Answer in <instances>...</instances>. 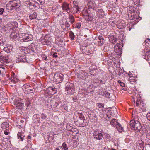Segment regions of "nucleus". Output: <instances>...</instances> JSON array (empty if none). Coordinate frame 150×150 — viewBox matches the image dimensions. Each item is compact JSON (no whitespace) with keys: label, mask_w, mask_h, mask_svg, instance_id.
Masks as SVG:
<instances>
[{"label":"nucleus","mask_w":150,"mask_h":150,"mask_svg":"<svg viewBox=\"0 0 150 150\" xmlns=\"http://www.w3.org/2000/svg\"><path fill=\"white\" fill-rule=\"evenodd\" d=\"M44 0H37V2L38 4H43L44 3Z\"/></svg>","instance_id":"nucleus-49"},{"label":"nucleus","mask_w":150,"mask_h":150,"mask_svg":"<svg viewBox=\"0 0 150 150\" xmlns=\"http://www.w3.org/2000/svg\"><path fill=\"white\" fill-rule=\"evenodd\" d=\"M62 7L63 10L65 11L68 12V11H70L69 4L67 3H63L62 5Z\"/></svg>","instance_id":"nucleus-23"},{"label":"nucleus","mask_w":150,"mask_h":150,"mask_svg":"<svg viewBox=\"0 0 150 150\" xmlns=\"http://www.w3.org/2000/svg\"><path fill=\"white\" fill-rule=\"evenodd\" d=\"M122 45L119 44H116L114 46V50L115 52L119 55H121L122 54L121 48Z\"/></svg>","instance_id":"nucleus-9"},{"label":"nucleus","mask_w":150,"mask_h":150,"mask_svg":"<svg viewBox=\"0 0 150 150\" xmlns=\"http://www.w3.org/2000/svg\"><path fill=\"white\" fill-rule=\"evenodd\" d=\"M82 14L83 16L86 17V16L88 15L89 13L88 10L86 8H84L82 11Z\"/></svg>","instance_id":"nucleus-33"},{"label":"nucleus","mask_w":150,"mask_h":150,"mask_svg":"<svg viewBox=\"0 0 150 150\" xmlns=\"http://www.w3.org/2000/svg\"><path fill=\"white\" fill-rule=\"evenodd\" d=\"M10 133V132H4V134L6 135H7L9 134Z\"/></svg>","instance_id":"nucleus-63"},{"label":"nucleus","mask_w":150,"mask_h":150,"mask_svg":"<svg viewBox=\"0 0 150 150\" xmlns=\"http://www.w3.org/2000/svg\"><path fill=\"white\" fill-rule=\"evenodd\" d=\"M109 23L113 27H115V23L113 21H112L111 19H110Z\"/></svg>","instance_id":"nucleus-43"},{"label":"nucleus","mask_w":150,"mask_h":150,"mask_svg":"<svg viewBox=\"0 0 150 150\" xmlns=\"http://www.w3.org/2000/svg\"><path fill=\"white\" fill-rule=\"evenodd\" d=\"M18 62H25L26 61L25 56L20 54L16 57Z\"/></svg>","instance_id":"nucleus-15"},{"label":"nucleus","mask_w":150,"mask_h":150,"mask_svg":"<svg viewBox=\"0 0 150 150\" xmlns=\"http://www.w3.org/2000/svg\"><path fill=\"white\" fill-rule=\"evenodd\" d=\"M98 106L100 108H102L104 107V105L102 103H99Z\"/></svg>","instance_id":"nucleus-51"},{"label":"nucleus","mask_w":150,"mask_h":150,"mask_svg":"<svg viewBox=\"0 0 150 150\" xmlns=\"http://www.w3.org/2000/svg\"><path fill=\"white\" fill-rule=\"evenodd\" d=\"M8 25L10 28V29L14 30L18 26V25L16 22L14 21L11 23H8Z\"/></svg>","instance_id":"nucleus-21"},{"label":"nucleus","mask_w":150,"mask_h":150,"mask_svg":"<svg viewBox=\"0 0 150 150\" xmlns=\"http://www.w3.org/2000/svg\"><path fill=\"white\" fill-rule=\"evenodd\" d=\"M147 119L150 121V114H147Z\"/></svg>","instance_id":"nucleus-61"},{"label":"nucleus","mask_w":150,"mask_h":150,"mask_svg":"<svg viewBox=\"0 0 150 150\" xmlns=\"http://www.w3.org/2000/svg\"><path fill=\"white\" fill-rule=\"evenodd\" d=\"M50 35L49 34L43 35L40 39V42L43 45H48L50 43Z\"/></svg>","instance_id":"nucleus-3"},{"label":"nucleus","mask_w":150,"mask_h":150,"mask_svg":"<svg viewBox=\"0 0 150 150\" xmlns=\"http://www.w3.org/2000/svg\"><path fill=\"white\" fill-rule=\"evenodd\" d=\"M117 121V120L116 119H112L111 120L110 124L113 126L115 127L118 123Z\"/></svg>","instance_id":"nucleus-29"},{"label":"nucleus","mask_w":150,"mask_h":150,"mask_svg":"<svg viewBox=\"0 0 150 150\" xmlns=\"http://www.w3.org/2000/svg\"><path fill=\"white\" fill-rule=\"evenodd\" d=\"M62 146V148H63V149H64V150H68V146H67V145L65 142H64L63 143Z\"/></svg>","instance_id":"nucleus-39"},{"label":"nucleus","mask_w":150,"mask_h":150,"mask_svg":"<svg viewBox=\"0 0 150 150\" xmlns=\"http://www.w3.org/2000/svg\"><path fill=\"white\" fill-rule=\"evenodd\" d=\"M11 6L16 8H18L20 5V1L19 0H12L9 1Z\"/></svg>","instance_id":"nucleus-11"},{"label":"nucleus","mask_w":150,"mask_h":150,"mask_svg":"<svg viewBox=\"0 0 150 150\" xmlns=\"http://www.w3.org/2000/svg\"><path fill=\"white\" fill-rule=\"evenodd\" d=\"M78 116L76 114H74V119L75 123L76 125L80 127H83L88 124L87 120L81 119H77Z\"/></svg>","instance_id":"nucleus-2"},{"label":"nucleus","mask_w":150,"mask_h":150,"mask_svg":"<svg viewBox=\"0 0 150 150\" xmlns=\"http://www.w3.org/2000/svg\"><path fill=\"white\" fill-rule=\"evenodd\" d=\"M89 115H90V116L96 118V115L95 114V112L94 110L88 112Z\"/></svg>","instance_id":"nucleus-34"},{"label":"nucleus","mask_w":150,"mask_h":150,"mask_svg":"<svg viewBox=\"0 0 150 150\" xmlns=\"http://www.w3.org/2000/svg\"><path fill=\"white\" fill-rule=\"evenodd\" d=\"M125 24L123 21H119L116 24L117 28L119 29H123L125 28Z\"/></svg>","instance_id":"nucleus-17"},{"label":"nucleus","mask_w":150,"mask_h":150,"mask_svg":"<svg viewBox=\"0 0 150 150\" xmlns=\"http://www.w3.org/2000/svg\"><path fill=\"white\" fill-rule=\"evenodd\" d=\"M87 5L89 9H94L96 7L95 1H94L91 0L88 3Z\"/></svg>","instance_id":"nucleus-20"},{"label":"nucleus","mask_w":150,"mask_h":150,"mask_svg":"<svg viewBox=\"0 0 150 150\" xmlns=\"http://www.w3.org/2000/svg\"><path fill=\"white\" fill-rule=\"evenodd\" d=\"M73 4L74 6V8L78 6V2L76 1H73Z\"/></svg>","instance_id":"nucleus-46"},{"label":"nucleus","mask_w":150,"mask_h":150,"mask_svg":"<svg viewBox=\"0 0 150 150\" xmlns=\"http://www.w3.org/2000/svg\"><path fill=\"white\" fill-rule=\"evenodd\" d=\"M75 28L79 29H80L81 26V23H78L75 25Z\"/></svg>","instance_id":"nucleus-40"},{"label":"nucleus","mask_w":150,"mask_h":150,"mask_svg":"<svg viewBox=\"0 0 150 150\" xmlns=\"http://www.w3.org/2000/svg\"><path fill=\"white\" fill-rule=\"evenodd\" d=\"M54 150H63V148L62 146H60L58 148H56Z\"/></svg>","instance_id":"nucleus-62"},{"label":"nucleus","mask_w":150,"mask_h":150,"mask_svg":"<svg viewBox=\"0 0 150 150\" xmlns=\"http://www.w3.org/2000/svg\"><path fill=\"white\" fill-rule=\"evenodd\" d=\"M130 125L131 129L134 130H137L138 131H140L142 128L140 123L138 121H135L134 120L130 121Z\"/></svg>","instance_id":"nucleus-1"},{"label":"nucleus","mask_w":150,"mask_h":150,"mask_svg":"<svg viewBox=\"0 0 150 150\" xmlns=\"http://www.w3.org/2000/svg\"><path fill=\"white\" fill-rule=\"evenodd\" d=\"M4 50L7 52H10L11 50L8 49V47H5L4 48Z\"/></svg>","instance_id":"nucleus-52"},{"label":"nucleus","mask_w":150,"mask_h":150,"mask_svg":"<svg viewBox=\"0 0 150 150\" xmlns=\"http://www.w3.org/2000/svg\"><path fill=\"white\" fill-rule=\"evenodd\" d=\"M41 118L43 120H45L47 118V115L45 114L42 113L41 114Z\"/></svg>","instance_id":"nucleus-45"},{"label":"nucleus","mask_w":150,"mask_h":150,"mask_svg":"<svg viewBox=\"0 0 150 150\" xmlns=\"http://www.w3.org/2000/svg\"><path fill=\"white\" fill-rule=\"evenodd\" d=\"M65 90L69 94H72L74 91V86L73 84L70 83H67L66 84Z\"/></svg>","instance_id":"nucleus-5"},{"label":"nucleus","mask_w":150,"mask_h":150,"mask_svg":"<svg viewBox=\"0 0 150 150\" xmlns=\"http://www.w3.org/2000/svg\"><path fill=\"white\" fill-rule=\"evenodd\" d=\"M134 96L132 97L133 101H134V102L135 103V97L136 98V106H139L140 105H141V104L143 103V102L142 100L141 97L140 95L138 93V92L137 93H133Z\"/></svg>","instance_id":"nucleus-4"},{"label":"nucleus","mask_w":150,"mask_h":150,"mask_svg":"<svg viewBox=\"0 0 150 150\" xmlns=\"http://www.w3.org/2000/svg\"><path fill=\"white\" fill-rule=\"evenodd\" d=\"M103 94V96L105 95L106 97H109L110 95V93L107 91H105Z\"/></svg>","instance_id":"nucleus-47"},{"label":"nucleus","mask_w":150,"mask_h":150,"mask_svg":"<svg viewBox=\"0 0 150 150\" xmlns=\"http://www.w3.org/2000/svg\"><path fill=\"white\" fill-rule=\"evenodd\" d=\"M54 77L59 82L63 80V75L62 74H55Z\"/></svg>","instance_id":"nucleus-26"},{"label":"nucleus","mask_w":150,"mask_h":150,"mask_svg":"<svg viewBox=\"0 0 150 150\" xmlns=\"http://www.w3.org/2000/svg\"><path fill=\"white\" fill-rule=\"evenodd\" d=\"M3 44V40L1 37H0V45H2Z\"/></svg>","instance_id":"nucleus-56"},{"label":"nucleus","mask_w":150,"mask_h":150,"mask_svg":"<svg viewBox=\"0 0 150 150\" xmlns=\"http://www.w3.org/2000/svg\"><path fill=\"white\" fill-rule=\"evenodd\" d=\"M64 23H65V28L67 27H70V25L69 23L67 21H64Z\"/></svg>","instance_id":"nucleus-44"},{"label":"nucleus","mask_w":150,"mask_h":150,"mask_svg":"<svg viewBox=\"0 0 150 150\" xmlns=\"http://www.w3.org/2000/svg\"><path fill=\"white\" fill-rule=\"evenodd\" d=\"M136 11V8L133 6L130 7L129 8V10L128 11V13H130V14H131L130 16H131V19H134L135 18H134V14H133Z\"/></svg>","instance_id":"nucleus-16"},{"label":"nucleus","mask_w":150,"mask_h":150,"mask_svg":"<svg viewBox=\"0 0 150 150\" xmlns=\"http://www.w3.org/2000/svg\"><path fill=\"white\" fill-rule=\"evenodd\" d=\"M21 101V98H16L14 101V105L17 109H20L22 108L23 104Z\"/></svg>","instance_id":"nucleus-8"},{"label":"nucleus","mask_w":150,"mask_h":150,"mask_svg":"<svg viewBox=\"0 0 150 150\" xmlns=\"http://www.w3.org/2000/svg\"><path fill=\"white\" fill-rule=\"evenodd\" d=\"M31 103L29 100H27L26 105H27V107L29 106V105H30Z\"/></svg>","instance_id":"nucleus-55"},{"label":"nucleus","mask_w":150,"mask_h":150,"mask_svg":"<svg viewBox=\"0 0 150 150\" xmlns=\"http://www.w3.org/2000/svg\"><path fill=\"white\" fill-rule=\"evenodd\" d=\"M1 127L3 129L4 131H6L9 129L8 127H9L8 124L7 122L3 123L1 126Z\"/></svg>","instance_id":"nucleus-27"},{"label":"nucleus","mask_w":150,"mask_h":150,"mask_svg":"<svg viewBox=\"0 0 150 150\" xmlns=\"http://www.w3.org/2000/svg\"><path fill=\"white\" fill-rule=\"evenodd\" d=\"M68 18L69 19L70 22L73 25V23L75 21L74 16L72 15H69Z\"/></svg>","instance_id":"nucleus-31"},{"label":"nucleus","mask_w":150,"mask_h":150,"mask_svg":"<svg viewBox=\"0 0 150 150\" xmlns=\"http://www.w3.org/2000/svg\"><path fill=\"white\" fill-rule=\"evenodd\" d=\"M93 42L96 45H101L104 43V39L102 36H96Z\"/></svg>","instance_id":"nucleus-7"},{"label":"nucleus","mask_w":150,"mask_h":150,"mask_svg":"<svg viewBox=\"0 0 150 150\" xmlns=\"http://www.w3.org/2000/svg\"><path fill=\"white\" fill-rule=\"evenodd\" d=\"M11 77L9 79L10 81L13 83L14 84H16L18 81V79L17 76L15 75V73L13 72H12L11 73Z\"/></svg>","instance_id":"nucleus-10"},{"label":"nucleus","mask_w":150,"mask_h":150,"mask_svg":"<svg viewBox=\"0 0 150 150\" xmlns=\"http://www.w3.org/2000/svg\"><path fill=\"white\" fill-rule=\"evenodd\" d=\"M4 69H3L2 68H1V69H0V74L1 73V71H2V72H4V71L3 70H4Z\"/></svg>","instance_id":"nucleus-64"},{"label":"nucleus","mask_w":150,"mask_h":150,"mask_svg":"<svg viewBox=\"0 0 150 150\" xmlns=\"http://www.w3.org/2000/svg\"><path fill=\"white\" fill-rule=\"evenodd\" d=\"M150 39L149 38H147L146 40H145L144 41V43L146 45H147V44H149L150 41Z\"/></svg>","instance_id":"nucleus-53"},{"label":"nucleus","mask_w":150,"mask_h":150,"mask_svg":"<svg viewBox=\"0 0 150 150\" xmlns=\"http://www.w3.org/2000/svg\"><path fill=\"white\" fill-rule=\"evenodd\" d=\"M52 56L53 57L56 58L57 57L58 55H57V53H55Z\"/></svg>","instance_id":"nucleus-60"},{"label":"nucleus","mask_w":150,"mask_h":150,"mask_svg":"<svg viewBox=\"0 0 150 150\" xmlns=\"http://www.w3.org/2000/svg\"><path fill=\"white\" fill-rule=\"evenodd\" d=\"M110 42L113 44H115L117 41V38L114 37L113 36H112L110 37Z\"/></svg>","instance_id":"nucleus-37"},{"label":"nucleus","mask_w":150,"mask_h":150,"mask_svg":"<svg viewBox=\"0 0 150 150\" xmlns=\"http://www.w3.org/2000/svg\"><path fill=\"white\" fill-rule=\"evenodd\" d=\"M60 25L61 27L63 29H65V23H64V21L62 20L60 21Z\"/></svg>","instance_id":"nucleus-42"},{"label":"nucleus","mask_w":150,"mask_h":150,"mask_svg":"<svg viewBox=\"0 0 150 150\" xmlns=\"http://www.w3.org/2000/svg\"><path fill=\"white\" fill-rule=\"evenodd\" d=\"M86 17L87 19L89 21L92 20L93 19V17L89 13L88 14V15L86 16Z\"/></svg>","instance_id":"nucleus-41"},{"label":"nucleus","mask_w":150,"mask_h":150,"mask_svg":"<svg viewBox=\"0 0 150 150\" xmlns=\"http://www.w3.org/2000/svg\"><path fill=\"white\" fill-rule=\"evenodd\" d=\"M130 76V78H129V81L130 82L134 81V80L135 79H133L132 77H131L130 76Z\"/></svg>","instance_id":"nucleus-59"},{"label":"nucleus","mask_w":150,"mask_h":150,"mask_svg":"<svg viewBox=\"0 0 150 150\" xmlns=\"http://www.w3.org/2000/svg\"><path fill=\"white\" fill-rule=\"evenodd\" d=\"M98 132H94L93 134L94 138L98 140H100L103 137L102 134L100 133H98Z\"/></svg>","instance_id":"nucleus-24"},{"label":"nucleus","mask_w":150,"mask_h":150,"mask_svg":"<svg viewBox=\"0 0 150 150\" xmlns=\"http://www.w3.org/2000/svg\"><path fill=\"white\" fill-rule=\"evenodd\" d=\"M142 52L143 53L142 54L144 57L143 58L147 60L150 61V51H145V50H143Z\"/></svg>","instance_id":"nucleus-14"},{"label":"nucleus","mask_w":150,"mask_h":150,"mask_svg":"<svg viewBox=\"0 0 150 150\" xmlns=\"http://www.w3.org/2000/svg\"><path fill=\"white\" fill-rule=\"evenodd\" d=\"M22 89L26 94L33 93V90L32 88L27 84H24L22 87Z\"/></svg>","instance_id":"nucleus-6"},{"label":"nucleus","mask_w":150,"mask_h":150,"mask_svg":"<svg viewBox=\"0 0 150 150\" xmlns=\"http://www.w3.org/2000/svg\"><path fill=\"white\" fill-rule=\"evenodd\" d=\"M50 90H51L53 91H55L56 90L55 88L54 87H51L49 88Z\"/></svg>","instance_id":"nucleus-57"},{"label":"nucleus","mask_w":150,"mask_h":150,"mask_svg":"<svg viewBox=\"0 0 150 150\" xmlns=\"http://www.w3.org/2000/svg\"><path fill=\"white\" fill-rule=\"evenodd\" d=\"M76 114L78 116V117H77V119H81L82 120H86L85 119V117L81 113H80V114H79V113H77V114Z\"/></svg>","instance_id":"nucleus-36"},{"label":"nucleus","mask_w":150,"mask_h":150,"mask_svg":"<svg viewBox=\"0 0 150 150\" xmlns=\"http://www.w3.org/2000/svg\"><path fill=\"white\" fill-rule=\"evenodd\" d=\"M69 37L71 40H73L75 38V36L74 34V33L71 31L69 32Z\"/></svg>","instance_id":"nucleus-38"},{"label":"nucleus","mask_w":150,"mask_h":150,"mask_svg":"<svg viewBox=\"0 0 150 150\" xmlns=\"http://www.w3.org/2000/svg\"><path fill=\"white\" fill-rule=\"evenodd\" d=\"M19 34L16 32H14L11 33L10 35V38L12 40H16L18 38Z\"/></svg>","instance_id":"nucleus-25"},{"label":"nucleus","mask_w":150,"mask_h":150,"mask_svg":"<svg viewBox=\"0 0 150 150\" xmlns=\"http://www.w3.org/2000/svg\"><path fill=\"white\" fill-rule=\"evenodd\" d=\"M37 16L38 15L37 13L34 12L30 15L29 18H30L31 20L35 19H36Z\"/></svg>","instance_id":"nucleus-28"},{"label":"nucleus","mask_w":150,"mask_h":150,"mask_svg":"<svg viewBox=\"0 0 150 150\" xmlns=\"http://www.w3.org/2000/svg\"><path fill=\"white\" fill-rule=\"evenodd\" d=\"M24 37L23 38V41L25 42H27L31 41L33 40V36L31 34H24L23 35Z\"/></svg>","instance_id":"nucleus-12"},{"label":"nucleus","mask_w":150,"mask_h":150,"mask_svg":"<svg viewBox=\"0 0 150 150\" xmlns=\"http://www.w3.org/2000/svg\"><path fill=\"white\" fill-rule=\"evenodd\" d=\"M17 136L18 137V138H20L21 141H23L24 139V137L23 135H22V133L21 132H19L17 134Z\"/></svg>","instance_id":"nucleus-35"},{"label":"nucleus","mask_w":150,"mask_h":150,"mask_svg":"<svg viewBox=\"0 0 150 150\" xmlns=\"http://www.w3.org/2000/svg\"><path fill=\"white\" fill-rule=\"evenodd\" d=\"M0 59L1 64L4 65H4L5 63H8L10 62L7 57L2 56L0 57Z\"/></svg>","instance_id":"nucleus-18"},{"label":"nucleus","mask_w":150,"mask_h":150,"mask_svg":"<svg viewBox=\"0 0 150 150\" xmlns=\"http://www.w3.org/2000/svg\"><path fill=\"white\" fill-rule=\"evenodd\" d=\"M66 128L68 131H76L77 129L76 128H74L70 126L69 125H67Z\"/></svg>","instance_id":"nucleus-30"},{"label":"nucleus","mask_w":150,"mask_h":150,"mask_svg":"<svg viewBox=\"0 0 150 150\" xmlns=\"http://www.w3.org/2000/svg\"><path fill=\"white\" fill-rule=\"evenodd\" d=\"M4 11V9L3 8H0V15H2Z\"/></svg>","instance_id":"nucleus-58"},{"label":"nucleus","mask_w":150,"mask_h":150,"mask_svg":"<svg viewBox=\"0 0 150 150\" xmlns=\"http://www.w3.org/2000/svg\"><path fill=\"white\" fill-rule=\"evenodd\" d=\"M96 15L98 18H102L105 16V14L103 9H98L96 11Z\"/></svg>","instance_id":"nucleus-13"},{"label":"nucleus","mask_w":150,"mask_h":150,"mask_svg":"<svg viewBox=\"0 0 150 150\" xmlns=\"http://www.w3.org/2000/svg\"><path fill=\"white\" fill-rule=\"evenodd\" d=\"M118 83L120 84V86L122 87H123L125 86V84L123 82H121L119 80Z\"/></svg>","instance_id":"nucleus-48"},{"label":"nucleus","mask_w":150,"mask_h":150,"mask_svg":"<svg viewBox=\"0 0 150 150\" xmlns=\"http://www.w3.org/2000/svg\"><path fill=\"white\" fill-rule=\"evenodd\" d=\"M41 57L44 60H46L47 59V56L44 54H42L41 55Z\"/></svg>","instance_id":"nucleus-50"},{"label":"nucleus","mask_w":150,"mask_h":150,"mask_svg":"<svg viewBox=\"0 0 150 150\" xmlns=\"http://www.w3.org/2000/svg\"><path fill=\"white\" fill-rule=\"evenodd\" d=\"M115 128L117 129V130H118V131H121V130H123L124 129L123 127L119 123H118Z\"/></svg>","instance_id":"nucleus-32"},{"label":"nucleus","mask_w":150,"mask_h":150,"mask_svg":"<svg viewBox=\"0 0 150 150\" xmlns=\"http://www.w3.org/2000/svg\"><path fill=\"white\" fill-rule=\"evenodd\" d=\"M142 141L141 140H139L136 142L137 148L138 150H143L144 147Z\"/></svg>","instance_id":"nucleus-19"},{"label":"nucleus","mask_w":150,"mask_h":150,"mask_svg":"<svg viewBox=\"0 0 150 150\" xmlns=\"http://www.w3.org/2000/svg\"><path fill=\"white\" fill-rule=\"evenodd\" d=\"M23 50H24V53L26 54L30 53L32 51H34V48L32 47V45L28 46V47H24Z\"/></svg>","instance_id":"nucleus-22"},{"label":"nucleus","mask_w":150,"mask_h":150,"mask_svg":"<svg viewBox=\"0 0 150 150\" xmlns=\"http://www.w3.org/2000/svg\"><path fill=\"white\" fill-rule=\"evenodd\" d=\"M75 8H76V12L77 13L78 11H81V9L78 6L77 7H75Z\"/></svg>","instance_id":"nucleus-54"}]
</instances>
